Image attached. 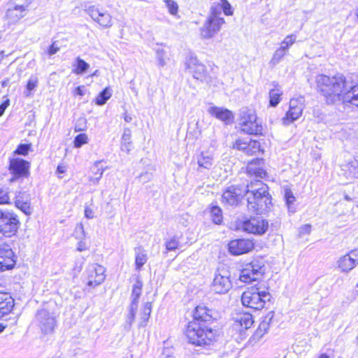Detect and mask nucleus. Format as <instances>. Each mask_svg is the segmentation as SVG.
I'll list each match as a JSON object with an SVG mask.
<instances>
[{
  "label": "nucleus",
  "instance_id": "7",
  "mask_svg": "<svg viewBox=\"0 0 358 358\" xmlns=\"http://www.w3.org/2000/svg\"><path fill=\"white\" fill-rule=\"evenodd\" d=\"M264 264L262 259H254L240 271L239 280L246 284L261 280L264 273Z\"/></svg>",
  "mask_w": 358,
  "mask_h": 358
},
{
  "label": "nucleus",
  "instance_id": "52",
  "mask_svg": "<svg viewBox=\"0 0 358 358\" xmlns=\"http://www.w3.org/2000/svg\"><path fill=\"white\" fill-rule=\"evenodd\" d=\"M88 137L85 134H80L76 136L73 143L75 148H80L83 145L87 143Z\"/></svg>",
  "mask_w": 358,
  "mask_h": 358
},
{
  "label": "nucleus",
  "instance_id": "50",
  "mask_svg": "<svg viewBox=\"0 0 358 358\" xmlns=\"http://www.w3.org/2000/svg\"><path fill=\"white\" fill-rule=\"evenodd\" d=\"M10 196L8 188L0 187V205L10 204Z\"/></svg>",
  "mask_w": 358,
  "mask_h": 358
},
{
  "label": "nucleus",
  "instance_id": "23",
  "mask_svg": "<svg viewBox=\"0 0 358 358\" xmlns=\"http://www.w3.org/2000/svg\"><path fill=\"white\" fill-rule=\"evenodd\" d=\"M341 102L358 108V85H352L348 83Z\"/></svg>",
  "mask_w": 358,
  "mask_h": 358
},
{
  "label": "nucleus",
  "instance_id": "32",
  "mask_svg": "<svg viewBox=\"0 0 358 358\" xmlns=\"http://www.w3.org/2000/svg\"><path fill=\"white\" fill-rule=\"evenodd\" d=\"M211 312V310H209L206 306H197L194 313V321H210L213 318Z\"/></svg>",
  "mask_w": 358,
  "mask_h": 358
},
{
  "label": "nucleus",
  "instance_id": "53",
  "mask_svg": "<svg viewBox=\"0 0 358 358\" xmlns=\"http://www.w3.org/2000/svg\"><path fill=\"white\" fill-rule=\"evenodd\" d=\"M87 234L85 233L84 226L82 223H79L75 228V238L78 239H85Z\"/></svg>",
  "mask_w": 358,
  "mask_h": 358
},
{
  "label": "nucleus",
  "instance_id": "21",
  "mask_svg": "<svg viewBox=\"0 0 358 358\" xmlns=\"http://www.w3.org/2000/svg\"><path fill=\"white\" fill-rule=\"evenodd\" d=\"M253 319L251 314L249 313H240L236 315L233 328L240 332L243 330L248 329L253 324Z\"/></svg>",
  "mask_w": 358,
  "mask_h": 358
},
{
  "label": "nucleus",
  "instance_id": "24",
  "mask_svg": "<svg viewBox=\"0 0 358 358\" xmlns=\"http://www.w3.org/2000/svg\"><path fill=\"white\" fill-rule=\"evenodd\" d=\"M247 171L249 175L257 178H263L266 176V171L264 169V161L262 159H255L248 164Z\"/></svg>",
  "mask_w": 358,
  "mask_h": 358
},
{
  "label": "nucleus",
  "instance_id": "11",
  "mask_svg": "<svg viewBox=\"0 0 358 358\" xmlns=\"http://www.w3.org/2000/svg\"><path fill=\"white\" fill-rule=\"evenodd\" d=\"M36 321L43 334H52L57 324L55 316L46 309H41L37 312Z\"/></svg>",
  "mask_w": 358,
  "mask_h": 358
},
{
  "label": "nucleus",
  "instance_id": "46",
  "mask_svg": "<svg viewBox=\"0 0 358 358\" xmlns=\"http://www.w3.org/2000/svg\"><path fill=\"white\" fill-rule=\"evenodd\" d=\"M247 146L245 153L248 155H255L260 151V143L257 141L249 140V145Z\"/></svg>",
  "mask_w": 358,
  "mask_h": 358
},
{
  "label": "nucleus",
  "instance_id": "57",
  "mask_svg": "<svg viewBox=\"0 0 358 358\" xmlns=\"http://www.w3.org/2000/svg\"><path fill=\"white\" fill-rule=\"evenodd\" d=\"M88 247L86 244L85 239H78V242L77 243L76 250L78 252H83L87 250Z\"/></svg>",
  "mask_w": 358,
  "mask_h": 358
},
{
  "label": "nucleus",
  "instance_id": "14",
  "mask_svg": "<svg viewBox=\"0 0 358 358\" xmlns=\"http://www.w3.org/2000/svg\"><path fill=\"white\" fill-rule=\"evenodd\" d=\"M239 228L243 231L254 234H264L268 229V223L266 220L252 218L240 222Z\"/></svg>",
  "mask_w": 358,
  "mask_h": 358
},
{
  "label": "nucleus",
  "instance_id": "58",
  "mask_svg": "<svg viewBox=\"0 0 358 358\" xmlns=\"http://www.w3.org/2000/svg\"><path fill=\"white\" fill-rule=\"evenodd\" d=\"M274 316L275 313L273 311H270L264 316L262 321L266 322L267 324L271 326V324L272 323Z\"/></svg>",
  "mask_w": 358,
  "mask_h": 358
},
{
  "label": "nucleus",
  "instance_id": "56",
  "mask_svg": "<svg viewBox=\"0 0 358 358\" xmlns=\"http://www.w3.org/2000/svg\"><path fill=\"white\" fill-rule=\"evenodd\" d=\"M249 145V141L238 139L236 141L234 147L237 148L238 150H242L245 152L248 148L247 145Z\"/></svg>",
  "mask_w": 358,
  "mask_h": 358
},
{
  "label": "nucleus",
  "instance_id": "30",
  "mask_svg": "<svg viewBox=\"0 0 358 358\" xmlns=\"http://www.w3.org/2000/svg\"><path fill=\"white\" fill-rule=\"evenodd\" d=\"M135 266L136 269L140 271L148 261V255L143 247L135 248Z\"/></svg>",
  "mask_w": 358,
  "mask_h": 358
},
{
  "label": "nucleus",
  "instance_id": "2",
  "mask_svg": "<svg viewBox=\"0 0 358 358\" xmlns=\"http://www.w3.org/2000/svg\"><path fill=\"white\" fill-rule=\"evenodd\" d=\"M245 189L248 194V209L250 212L262 214L269 208L271 198L268 192V187L261 180L251 181Z\"/></svg>",
  "mask_w": 358,
  "mask_h": 358
},
{
  "label": "nucleus",
  "instance_id": "5",
  "mask_svg": "<svg viewBox=\"0 0 358 358\" xmlns=\"http://www.w3.org/2000/svg\"><path fill=\"white\" fill-rule=\"evenodd\" d=\"M239 125L245 133L252 135L262 134V125L253 109L243 108L239 113Z\"/></svg>",
  "mask_w": 358,
  "mask_h": 358
},
{
  "label": "nucleus",
  "instance_id": "35",
  "mask_svg": "<svg viewBox=\"0 0 358 358\" xmlns=\"http://www.w3.org/2000/svg\"><path fill=\"white\" fill-rule=\"evenodd\" d=\"M213 159L210 155L201 152L197 157L199 168L210 169L213 166Z\"/></svg>",
  "mask_w": 358,
  "mask_h": 358
},
{
  "label": "nucleus",
  "instance_id": "59",
  "mask_svg": "<svg viewBox=\"0 0 358 358\" xmlns=\"http://www.w3.org/2000/svg\"><path fill=\"white\" fill-rule=\"evenodd\" d=\"M59 50V47L56 45V42H53L48 50V54L52 56Z\"/></svg>",
  "mask_w": 358,
  "mask_h": 358
},
{
  "label": "nucleus",
  "instance_id": "20",
  "mask_svg": "<svg viewBox=\"0 0 358 358\" xmlns=\"http://www.w3.org/2000/svg\"><path fill=\"white\" fill-rule=\"evenodd\" d=\"M254 248L253 242L250 239H236L228 244L229 252L233 255H241L251 251Z\"/></svg>",
  "mask_w": 358,
  "mask_h": 358
},
{
  "label": "nucleus",
  "instance_id": "10",
  "mask_svg": "<svg viewBox=\"0 0 358 358\" xmlns=\"http://www.w3.org/2000/svg\"><path fill=\"white\" fill-rule=\"evenodd\" d=\"M305 108V99L302 96L292 98L289 101V108L285 116L282 119L284 125H288L298 120L302 115Z\"/></svg>",
  "mask_w": 358,
  "mask_h": 358
},
{
  "label": "nucleus",
  "instance_id": "4",
  "mask_svg": "<svg viewBox=\"0 0 358 358\" xmlns=\"http://www.w3.org/2000/svg\"><path fill=\"white\" fill-rule=\"evenodd\" d=\"M224 22V18L220 16V7H211L205 23L200 29L201 36L205 39L211 38L220 31Z\"/></svg>",
  "mask_w": 358,
  "mask_h": 358
},
{
  "label": "nucleus",
  "instance_id": "51",
  "mask_svg": "<svg viewBox=\"0 0 358 358\" xmlns=\"http://www.w3.org/2000/svg\"><path fill=\"white\" fill-rule=\"evenodd\" d=\"M179 241L176 236H173L165 241V247L167 251H173L178 248Z\"/></svg>",
  "mask_w": 358,
  "mask_h": 358
},
{
  "label": "nucleus",
  "instance_id": "22",
  "mask_svg": "<svg viewBox=\"0 0 358 358\" xmlns=\"http://www.w3.org/2000/svg\"><path fill=\"white\" fill-rule=\"evenodd\" d=\"M15 206L26 215H31L32 209L30 206L29 195L24 192H19L15 199Z\"/></svg>",
  "mask_w": 358,
  "mask_h": 358
},
{
  "label": "nucleus",
  "instance_id": "13",
  "mask_svg": "<svg viewBox=\"0 0 358 358\" xmlns=\"http://www.w3.org/2000/svg\"><path fill=\"white\" fill-rule=\"evenodd\" d=\"M29 169L28 162L19 158L10 159L9 171L13 176L9 179V182H13L21 178H27L29 175Z\"/></svg>",
  "mask_w": 358,
  "mask_h": 358
},
{
  "label": "nucleus",
  "instance_id": "36",
  "mask_svg": "<svg viewBox=\"0 0 358 358\" xmlns=\"http://www.w3.org/2000/svg\"><path fill=\"white\" fill-rule=\"evenodd\" d=\"M73 72L77 75L83 74L90 68V64L85 61L78 57L75 63L73 64Z\"/></svg>",
  "mask_w": 358,
  "mask_h": 358
},
{
  "label": "nucleus",
  "instance_id": "1",
  "mask_svg": "<svg viewBox=\"0 0 358 358\" xmlns=\"http://www.w3.org/2000/svg\"><path fill=\"white\" fill-rule=\"evenodd\" d=\"M318 92L324 96L327 104H335L341 101L348 82L342 74L334 76L319 75L316 77Z\"/></svg>",
  "mask_w": 358,
  "mask_h": 358
},
{
  "label": "nucleus",
  "instance_id": "15",
  "mask_svg": "<svg viewBox=\"0 0 358 358\" xmlns=\"http://www.w3.org/2000/svg\"><path fill=\"white\" fill-rule=\"evenodd\" d=\"M87 13L92 19L103 27H110L113 25L112 17L106 10L100 9L95 6H90Z\"/></svg>",
  "mask_w": 358,
  "mask_h": 358
},
{
  "label": "nucleus",
  "instance_id": "54",
  "mask_svg": "<svg viewBox=\"0 0 358 358\" xmlns=\"http://www.w3.org/2000/svg\"><path fill=\"white\" fill-rule=\"evenodd\" d=\"M31 144H20L15 150V154L26 156L31 150Z\"/></svg>",
  "mask_w": 358,
  "mask_h": 358
},
{
  "label": "nucleus",
  "instance_id": "38",
  "mask_svg": "<svg viewBox=\"0 0 358 358\" xmlns=\"http://www.w3.org/2000/svg\"><path fill=\"white\" fill-rule=\"evenodd\" d=\"M155 53L157 66L160 68L166 66L169 60L166 51L159 48L156 50Z\"/></svg>",
  "mask_w": 358,
  "mask_h": 358
},
{
  "label": "nucleus",
  "instance_id": "28",
  "mask_svg": "<svg viewBox=\"0 0 358 358\" xmlns=\"http://www.w3.org/2000/svg\"><path fill=\"white\" fill-rule=\"evenodd\" d=\"M143 283L139 277L136 278L132 286L131 294L130 296L131 304L133 307L138 306V300L142 294Z\"/></svg>",
  "mask_w": 358,
  "mask_h": 358
},
{
  "label": "nucleus",
  "instance_id": "17",
  "mask_svg": "<svg viewBox=\"0 0 358 358\" xmlns=\"http://www.w3.org/2000/svg\"><path fill=\"white\" fill-rule=\"evenodd\" d=\"M245 194V189L238 186H231L223 192L222 201L226 205L237 206Z\"/></svg>",
  "mask_w": 358,
  "mask_h": 358
},
{
  "label": "nucleus",
  "instance_id": "12",
  "mask_svg": "<svg viewBox=\"0 0 358 358\" xmlns=\"http://www.w3.org/2000/svg\"><path fill=\"white\" fill-rule=\"evenodd\" d=\"M106 268L98 264H90L86 268V280L89 287H95L101 285L106 278Z\"/></svg>",
  "mask_w": 358,
  "mask_h": 358
},
{
  "label": "nucleus",
  "instance_id": "27",
  "mask_svg": "<svg viewBox=\"0 0 358 358\" xmlns=\"http://www.w3.org/2000/svg\"><path fill=\"white\" fill-rule=\"evenodd\" d=\"M25 11L17 9L13 6L8 5L5 18L9 24H14L19 22L24 16Z\"/></svg>",
  "mask_w": 358,
  "mask_h": 358
},
{
  "label": "nucleus",
  "instance_id": "34",
  "mask_svg": "<svg viewBox=\"0 0 358 358\" xmlns=\"http://www.w3.org/2000/svg\"><path fill=\"white\" fill-rule=\"evenodd\" d=\"M345 175L348 178H358V159L349 162L345 166Z\"/></svg>",
  "mask_w": 358,
  "mask_h": 358
},
{
  "label": "nucleus",
  "instance_id": "60",
  "mask_svg": "<svg viewBox=\"0 0 358 358\" xmlns=\"http://www.w3.org/2000/svg\"><path fill=\"white\" fill-rule=\"evenodd\" d=\"M85 216L88 219H92L94 217V210L90 207H85Z\"/></svg>",
  "mask_w": 358,
  "mask_h": 358
},
{
  "label": "nucleus",
  "instance_id": "33",
  "mask_svg": "<svg viewBox=\"0 0 358 358\" xmlns=\"http://www.w3.org/2000/svg\"><path fill=\"white\" fill-rule=\"evenodd\" d=\"M121 150L129 153L132 148L131 131L129 128H125L121 138Z\"/></svg>",
  "mask_w": 358,
  "mask_h": 358
},
{
  "label": "nucleus",
  "instance_id": "44",
  "mask_svg": "<svg viewBox=\"0 0 358 358\" xmlns=\"http://www.w3.org/2000/svg\"><path fill=\"white\" fill-rule=\"evenodd\" d=\"M296 36L294 34L287 36L280 43V48L288 52L289 48L295 43Z\"/></svg>",
  "mask_w": 358,
  "mask_h": 358
},
{
  "label": "nucleus",
  "instance_id": "42",
  "mask_svg": "<svg viewBox=\"0 0 358 358\" xmlns=\"http://www.w3.org/2000/svg\"><path fill=\"white\" fill-rule=\"evenodd\" d=\"M151 307L152 306L150 302H146L143 304L141 316V326H144L148 320L151 313Z\"/></svg>",
  "mask_w": 358,
  "mask_h": 358
},
{
  "label": "nucleus",
  "instance_id": "37",
  "mask_svg": "<svg viewBox=\"0 0 358 358\" xmlns=\"http://www.w3.org/2000/svg\"><path fill=\"white\" fill-rule=\"evenodd\" d=\"M38 78L36 75H31L29 78L26 86V91L24 92V95L27 97H30L32 96V92L35 90V88L38 86Z\"/></svg>",
  "mask_w": 358,
  "mask_h": 358
},
{
  "label": "nucleus",
  "instance_id": "61",
  "mask_svg": "<svg viewBox=\"0 0 358 358\" xmlns=\"http://www.w3.org/2000/svg\"><path fill=\"white\" fill-rule=\"evenodd\" d=\"M311 231V226L310 224H305L304 226L301 227L300 233L301 234H310Z\"/></svg>",
  "mask_w": 358,
  "mask_h": 358
},
{
  "label": "nucleus",
  "instance_id": "40",
  "mask_svg": "<svg viewBox=\"0 0 358 358\" xmlns=\"http://www.w3.org/2000/svg\"><path fill=\"white\" fill-rule=\"evenodd\" d=\"M217 6H219L220 8V16L222 15V11H223L224 15H232L234 13V10L231 8V6L227 0H224L222 2H219L217 3H214L212 6V7Z\"/></svg>",
  "mask_w": 358,
  "mask_h": 358
},
{
  "label": "nucleus",
  "instance_id": "64",
  "mask_svg": "<svg viewBox=\"0 0 358 358\" xmlns=\"http://www.w3.org/2000/svg\"><path fill=\"white\" fill-rule=\"evenodd\" d=\"M57 172H59L60 173H64L66 172V166L64 165H59L57 166Z\"/></svg>",
  "mask_w": 358,
  "mask_h": 358
},
{
  "label": "nucleus",
  "instance_id": "43",
  "mask_svg": "<svg viewBox=\"0 0 358 358\" xmlns=\"http://www.w3.org/2000/svg\"><path fill=\"white\" fill-rule=\"evenodd\" d=\"M287 52L280 47L274 52L271 60L270 64L273 66L278 64L283 57L287 55Z\"/></svg>",
  "mask_w": 358,
  "mask_h": 358
},
{
  "label": "nucleus",
  "instance_id": "47",
  "mask_svg": "<svg viewBox=\"0 0 358 358\" xmlns=\"http://www.w3.org/2000/svg\"><path fill=\"white\" fill-rule=\"evenodd\" d=\"M29 4V0H10L7 5H10L15 8H17V9H21L26 11Z\"/></svg>",
  "mask_w": 358,
  "mask_h": 358
},
{
  "label": "nucleus",
  "instance_id": "62",
  "mask_svg": "<svg viewBox=\"0 0 358 358\" xmlns=\"http://www.w3.org/2000/svg\"><path fill=\"white\" fill-rule=\"evenodd\" d=\"M9 105V100L7 99L6 101H4L1 105H0V117L4 113V111L6 108Z\"/></svg>",
  "mask_w": 358,
  "mask_h": 358
},
{
  "label": "nucleus",
  "instance_id": "39",
  "mask_svg": "<svg viewBox=\"0 0 358 358\" xmlns=\"http://www.w3.org/2000/svg\"><path fill=\"white\" fill-rule=\"evenodd\" d=\"M284 197L289 211L291 213H294L296 210L293 206V204L294 203L296 199L290 189H286L285 190Z\"/></svg>",
  "mask_w": 358,
  "mask_h": 358
},
{
  "label": "nucleus",
  "instance_id": "8",
  "mask_svg": "<svg viewBox=\"0 0 358 358\" xmlns=\"http://www.w3.org/2000/svg\"><path fill=\"white\" fill-rule=\"evenodd\" d=\"M20 224L18 216L13 211L0 209V234L13 236L17 233Z\"/></svg>",
  "mask_w": 358,
  "mask_h": 358
},
{
  "label": "nucleus",
  "instance_id": "26",
  "mask_svg": "<svg viewBox=\"0 0 358 358\" xmlns=\"http://www.w3.org/2000/svg\"><path fill=\"white\" fill-rule=\"evenodd\" d=\"M208 113L217 119L226 122H230L233 119L231 111L222 107L211 106L208 109Z\"/></svg>",
  "mask_w": 358,
  "mask_h": 358
},
{
  "label": "nucleus",
  "instance_id": "18",
  "mask_svg": "<svg viewBox=\"0 0 358 358\" xmlns=\"http://www.w3.org/2000/svg\"><path fill=\"white\" fill-rule=\"evenodd\" d=\"M14 252L10 246L1 242L0 244V271L11 269L15 264Z\"/></svg>",
  "mask_w": 358,
  "mask_h": 358
},
{
  "label": "nucleus",
  "instance_id": "25",
  "mask_svg": "<svg viewBox=\"0 0 358 358\" xmlns=\"http://www.w3.org/2000/svg\"><path fill=\"white\" fill-rule=\"evenodd\" d=\"M14 306V299L9 294L0 292V318L11 312Z\"/></svg>",
  "mask_w": 358,
  "mask_h": 358
},
{
  "label": "nucleus",
  "instance_id": "55",
  "mask_svg": "<svg viewBox=\"0 0 358 358\" xmlns=\"http://www.w3.org/2000/svg\"><path fill=\"white\" fill-rule=\"evenodd\" d=\"M269 328L270 326L267 324L266 322L262 321L259 325L257 330L256 331L257 336L262 337L263 335H264L268 331Z\"/></svg>",
  "mask_w": 358,
  "mask_h": 358
},
{
  "label": "nucleus",
  "instance_id": "49",
  "mask_svg": "<svg viewBox=\"0 0 358 358\" xmlns=\"http://www.w3.org/2000/svg\"><path fill=\"white\" fill-rule=\"evenodd\" d=\"M164 3L169 13L173 16H176L179 10V6L177 2L174 0H164Z\"/></svg>",
  "mask_w": 358,
  "mask_h": 358
},
{
  "label": "nucleus",
  "instance_id": "63",
  "mask_svg": "<svg viewBox=\"0 0 358 358\" xmlns=\"http://www.w3.org/2000/svg\"><path fill=\"white\" fill-rule=\"evenodd\" d=\"M83 88H84V86H78V87H76L74 91V94L79 95L80 96H83L85 94Z\"/></svg>",
  "mask_w": 358,
  "mask_h": 358
},
{
  "label": "nucleus",
  "instance_id": "31",
  "mask_svg": "<svg viewBox=\"0 0 358 358\" xmlns=\"http://www.w3.org/2000/svg\"><path fill=\"white\" fill-rule=\"evenodd\" d=\"M100 162H96L91 168V171L93 174V176H90L89 178V181L91 185H97L103 176L105 168L100 166Z\"/></svg>",
  "mask_w": 358,
  "mask_h": 358
},
{
  "label": "nucleus",
  "instance_id": "41",
  "mask_svg": "<svg viewBox=\"0 0 358 358\" xmlns=\"http://www.w3.org/2000/svg\"><path fill=\"white\" fill-rule=\"evenodd\" d=\"M112 94L108 87L105 88L96 98V103L102 106L110 98Z\"/></svg>",
  "mask_w": 358,
  "mask_h": 358
},
{
  "label": "nucleus",
  "instance_id": "45",
  "mask_svg": "<svg viewBox=\"0 0 358 358\" xmlns=\"http://www.w3.org/2000/svg\"><path fill=\"white\" fill-rule=\"evenodd\" d=\"M210 215L213 222L215 224H219L222 221V214L221 208L218 206H213L210 210Z\"/></svg>",
  "mask_w": 358,
  "mask_h": 358
},
{
  "label": "nucleus",
  "instance_id": "48",
  "mask_svg": "<svg viewBox=\"0 0 358 358\" xmlns=\"http://www.w3.org/2000/svg\"><path fill=\"white\" fill-rule=\"evenodd\" d=\"M138 308V306H134L132 305H130L129 314L127 315V319H126V325L125 327L128 329H130L133 322L135 320V315L136 310Z\"/></svg>",
  "mask_w": 358,
  "mask_h": 358
},
{
  "label": "nucleus",
  "instance_id": "3",
  "mask_svg": "<svg viewBox=\"0 0 358 358\" xmlns=\"http://www.w3.org/2000/svg\"><path fill=\"white\" fill-rule=\"evenodd\" d=\"M189 343L196 345H208L215 338L216 332L198 321L189 322L185 332Z\"/></svg>",
  "mask_w": 358,
  "mask_h": 358
},
{
  "label": "nucleus",
  "instance_id": "16",
  "mask_svg": "<svg viewBox=\"0 0 358 358\" xmlns=\"http://www.w3.org/2000/svg\"><path fill=\"white\" fill-rule=\"evenodd\" d=\"M186 67L194 78L200 80H206L207 71L206 66L196 57L189 56L187 59Z\"/></svg>",
  "mask_w": 358,
  "mask_h": 358
},
{
  "label": "nucleus",
  "instance_id": "6",
  "mask_svg": "<svg viewBox=\"0 0 358 358\" xmlns=\"http://www.w3.org/2000/svg\"><path fill=\"white\" fill-rule=\"evenodd\" d=\"M271 296L266 291H260L259 288L252 287L245 291L241 296V302L244 306L255 310L264 308L265 303L271 300Z\"/></svg>",
  "mask_w": 358,
  "mask_h": 358
},
{
  "label": "nucleus",
  "instance_id": "19",
  "mask_svg": "<svg viewBox=\"0 0 358 358\" xmlns=\"http://www.w3.org/2000/svg\"><path fill=\"white\" fill-rule=\"evenodd\" d=\"M358 264V249L341 257L337 261L338 268L341 272L348 273Z\"/></svg>",
  "mask_w": 358,
  "mask_h": 358
},
{
  "label": "nucleus",
  "instance_id": "9",
  "mask_svg": "<svg viewBox=\"0 0 358 358\" xmlns=\"http://www.w3.org/2000/svg\"><path fill=\"white\" fill-rule=\"evenodd\" d=\"M230 277V273L228 270L224 268H218L215 273L211 284L212 291L219 294L227 293L232 287Z\"/></svg>",
  "mask_w": 358,
  "mask_h": 358
},
{
  "label": "nucleus",
  "instance_id": "29",
  "mask_svg": "<svg viewBox=\"0 0 358 358\" xmlns=\"http://www.w3.org/2000/svg\"><path fill=\"white\" fill-rule=\"evenodd\" d=\"M272 86L273 88L269 92V104L272 107H275L281 100L282 91L276 82L272 83Z\"/></svg>",
  "mask_w": 358,
  "mask_h": 358
}]
</instances>
